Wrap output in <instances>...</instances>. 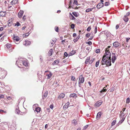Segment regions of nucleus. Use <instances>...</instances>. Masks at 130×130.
Returning a JSON list of instances; mask_svg holds the SVG:
<instances>
[{
	"label": "nucleus",
	"mask_w": 130,
	"mask_h": 130,
	"mask_svg": "<svg viewBox=\"0 0 130 130\" xmlns=\"http://www.w3.org/2000/svg\"><path fill=\"white\" fill-rule=\"evenodd\" d=\"M125 118H123L120 121H119V123L120 124H121L125 120Z\"/></svg>",
	"instance_id": "nucleus-35"
},
{
	"label": "nucleus",
	"mask_w": 130,
	"mask_h": 130,
	"mask_svg": "<svg viewBox=\"0 0 130 130\" xmlns=\"http://www.w3.org/2000/svg\"><path fill=\"white\" fill-rule=\"evenodd\" d=\"M100 62V60H98L95 63V67H98L99 65V63Z\"/></svg>",
	"instance_id": "nucleus-38"
},
{
	"label": "nucleus",
	"mask_w": 130,
	"mask_h": 130,
	"mask_svg": "<svg viewBox=\"0 0 130 130\" xmlns=\"http://www.w3.org/2000/svg\"><path fill=\"white\" fill-rule=\"evenodd\" d=\"M22 63L26 67L27 66L28 64L27 62L25 61H22Z\"/></svg>",
	"instance_id": "nucleus-23"
},
{
	"label": "nucleus",
	"mask_w": 130,
	"mask_h": 130,
	"mask_svg": "<svg viewBox=\"0 0 130 130\" xmlns=\"http://www.w3.org/2000/svg\"><path fill=\"white\" fill-rule=\"evenodd\" d=\"M102 114V113L101 112H99L97 114L96 118L97 119H99L100 117Z\"/></svg>",
	"instance_id": "nucleus-13"
},
{
	"label": "nucleus",
	"mask_w": 130,
	"mask_h": 130,
	"mask_svg": "<svg viewBox=\"0 0 130 130\" xmlns=\"http://www.w3.org/2000/svg\"><path fill=\"white\" fill-rule=\"evenodd\" d=\"M104 4L103 3H99L96 6L98 9H99L104 6Z\"/></svg>",
	"instance_id": "nucleus-5"
},
{
	"label": "nucleus",
	"mask_w": 130,
	"mask_h": 130,
	"mask_svg": "<svg viewBox=\"0 0 130 130\" xmlns=\"http://www.w3.org/2000/svg\"><path fill=\"white\" fill-rule=\"evenodd\" d=\"M90 34V33H88L86 34V37H89Z\"/></svg>",
	"instance_id": "nucleus-56"
},
{
	"label": "nucleus",
	"mask_w": 130,
	"mask_h": 130,
	"mask_svg": "<svg viewBox=\"0 0 130 130\" xmlns=\"http://www.w3.org/2000/svg\"><path fill=\"white\" fill-rule=\"evenodd\" d=\"M100 49H97L95 51V52L97 53H98L100 52Z\"/></svg>",
	"instance_id": "nucleus-53"
},
{
	"label": "nucleus",
	"mask_w": 130,
	"mask_h": 130,
	"mask_svg": "<svg viewBox=\"0 0 130 130\" xmlns=\"http://www.w3.org/2000/svg\"><path fill=\"white\" fill-rule=\"evenodd\" d=\"M86 43L87 44H88L90 45H91L92 44V42L90 41H89L88 42H86Z\"/></svg>",
	"instance_id": "nucleus-52"
},
{
	"label": "nucleus",
	"mask_w": 130,
	"mask_h": 130,
	"mask_svg": "<svg viewBox=\"0 0 130 130\" xmlns=\"http://www.w3.org/2000/svg\"><path fill=\"white\" fill-rule=\"evenodd\" d=\"M15 26H19L20 25V23L19 22L17 21L16 22V23L15 24Z\"/></svg>",
	"instance_id": "nucleus-45"
},
{
	"label": "nucleus",
	"mask_w": 130,
	"mask_h": 130,
	"mask_svg": "<svg viewBox=\"0 0 130 130\" xmlns=\"http://www.w3.org/2000/svg\"><path fill=\"white\" fill-rule=\"evenodd\" d=\"M90 60V58L89 57H88L87 58V59H86L85 63L86 64H87L89 62V60Z\"/></svg>",
	"instance_id": "nucleus-31"
},
{
	"label": "nucleus",
	"mask_w": 130,
	"mask_h": 130,
	"mask_svg": "<svg viewBox=\"0 0 130 130\" xmlns=\"http://www.w3.org/2000/svg\"><path fill=\"white\" fill-rule=\"evenodd\" d=\"M58 82L57 81L55 83H54L53 84V85L55 87H57L59 85L58 84H57Z\"/></svg>",
	"instance_id": "nucleus-41"
},
{
	"label": "nucleus",
	"mask_w": 130,
	"mask_h": 130,
	"mask_svg": "<svg viewBox=\"0 0 130 130\" xmlns=\"http://www.w3.org/2000/svg\"><path fill=\"white\" fill-rule=\"evenodd\" d=\"M64 56L67 57L68 56V54L66 52L64 53Z\"/></svg>",
	"instance_id": "nucleus-58"
},
{
	"label": "nucleus",
	"mask_w": 130,
	"mask_h": 130,
	"mask_svg": "<svg viewBox=\"0 0 130 130\" xmlns=\"http://www.w3.org/2000/svg\"><path fill=\"white\" fill-rule=\"evenodd\" d=\"M25 45H29L30 44V41L27 40L25 41Z\"/></svg>",
	"instance_id": "nucleus-22"
},
{
	"label": "nucleus",
	"mask_w": 130,
	"mask_h": 130,
	"mask_svg": "<svg viewBox=\"0 0 130 130\" xmlns=\"http://www.w3.org/2000/svg\"><path fill=\"white\" fill-rule=\"evenodd\" d=\"M104 34H105L107 37H108L110 35L111 33L107 30H105L104 31Z\"/></svg>",
	"instance_id": "nucleus-11"
},
{
	"label": "nucleus",
	"mask_w": 130,
	"mask_h": 130,
	"mask_svg": "<svg viewBox=\"0 0 130 130\" xmlns=\"http://www.w3.org/2000/svg\"><path fill=\"white\" fill-rule=\"evenodd\" d=\"M55 29L56 31L57 32H59L58 27L56 26L55 28Z\"/></svg>",
	"instance_id": "nucleus-43"
},
{
	"label": "nucleus",
	"mask_w": 130,
	"mask_h": 130,
	"mask_svg": "<svg viewBox=\"0 0 130 130\" xmlns=\"http://www.w3.org/2000/svg\"><path fill=\"white\" fill-rule=\"evenodd\" d=\"M80 37L79 36H78L76 38L74 39V42H76L79 39Z\"/></svg>",
	"instance_id": "nucleus-30"
},
{
	"label": "nucleus",
	"mask_w": 130,
	"mask_h": 130,
	"mask_svg": "<svg viewBox=\"0 0 130 130\" xmlns=\"http://www.w3.org/2000/svg\"><path fill=\"white\" fill-rule=\"evenodd\" d=\"M41 109L39 107H37L36 108L35 111L37 112H39Z\"/></svg>",
	"instance_id": "nucleus-27"
},
{
	"label": "nucleus",
	"mask_w": 130,
	"mask_h": 130,
	"mask_svg": "<svg viewBox=\"0 0 130 130\" xmlns=\"http://www.w3.org/2000/svg\"><path fill=\"white\" fill-rule=\"evenodd\" d=\"M0 87H1L2 88H3V87L5 86V85H4V83H3V82H2L1 83H0Z\"/></svg>",
	"instance_id": "nucleus-40"
},
{
	"label": "nucleus",
	"mask_w": 130,
	"mask_h": 130,
	"mask_svg": "<svg viewBox=\"0 0 130 130\" xmlns=\"http://www.w3.org/2000/svg\"><path fill=\"white\" fill-rule=\"evenodd\" d=\"M111 54L110 52L109 51H106L104 55L103 56H104V57L107 59H111Z\"/></svg>",
	"instance_id": "nucleus-1"
},
{
	"label": "nucleus",
	"mask_w": 130,
	"mask_h": 130,
	"mask_svg": "<svg viewBox=\"0 0 130 130\" xmlns=\"http://www.w3.org/2000/svg\"><path fill=\"white\" fill-rule=\"evenodd\" d=\"M24 13L23 10H20L18 14V16L19 18H21L22 17V15Z\"/></svg>",
	"instance_id": "nucleus-9"
},
{
	"label": "nucleus",
	"mask_w": 130,
	"mask_h": 130,
	"mask_svg": "<svg viewBox=\"0 0 130 130\" xmlns=\"http://www.w3.org/2000/svg\"><path fill=\"white\" fill-rule=\"evenodd\" d=\"M4 28V27H2L0 28V31H2L3 29Z\"/></svg>",
	"instance_id": "nucleus-62"
},
{
	"label": "nucleus",
	"mask_w": 130,
	"mask_h": 130,
	"mask_svg": "<svg viewBox=\"0 0 130 130\" xmlns=\"http://www.w3.org/2000/svg\"><path fill=\"white\" fill-rule=\"evenodd\" d=\"M47 94V92L46 91L44 93L42 96V98L44 99L43 97L45 98L46 97Z\"/></svg>",
	"instance_id": "nucleus-29"
},
{
	"label": "nucleus",
	"mask_w": 130,
	"mask_h": 130,
	"mask_svg": "<svg viewBox=\"0 0 130 130\" xmlns=\"http://www.w3.org/2000/svg\"><path fill=\"white\" fill-rule=\"evenodd\" d=\"M65 95V94L64 93H61L59 95V98H60V99H62L63 98Z\"/></svg>",
	"instance_id": "nucleus-19"
},
{
	"label": "nucleus",
	"mask_w": 130,
	"mask_h": 130,
	"mask_svg": "<svg viewBox=\"0 0 130 130\" xmlns=\"http://www.w3.org/2000/svg\"><path fill=\"white\" fill-rule=\"evenodd\" d=\"M71 26V28L73 29L75 27V25L74 24H72Z\"/></svg>",
	"instance_id": "nucleus-51"
},
{
	"label": "nucleus",
	"mask_w": 130,
	"mask_h": 130,
	"mask_svg": "<svg viewBox=\"0 0 130 130\" xmlns=\"http://www.w3.org/2000/svg\"><path fill=\"white\" fill-rule=\"evenodd\" d=\"M91 28L90 26L88 27L87 29V31H88L89 32L90 31Z\"/></svg>",
	"instance_id": "nucleus-47"
},
{
	"label": "nucleus",
	"mask_w": 130,
	"mask_h": 130,
	"mask_svg": "<svg viewBox=\"0 0 130 130\" xmlns=\"http://www.w3.org/2000/svg\"><path fill=\"white\" fill-rule=\"evenodd\" d=\"M13 39L14 40H15L17 41H18L20 40V38L18 37H15V36L14 35L13 36Z\"/></svg>",
	"instance_id": "nucleus-18"
},
{
	"label": "nucleus",
	"mask_w": 130,
	"mask_h": 130,
	"mask_svg": "<svg viewBox=\"0 0 130 130\" xmlns=\"http://www.w3.org/2000/svg\"><path fill=\"white\" fill-rule=\"evenodd\" d=\"M124 115V114L123 112L121 113L120 115V117L121 118H122Z\"/></svg>",
	"instance_id": "nucleus-50"
},
{
	"label": "nucleus",
	"mask_w": 130,
	"mask_h": 130,
	"mask_svg": "<svg viewBox=\"0 0 130 130\" xmlns=\"http://www.w3.org/2000/svg\"><path fill=\"white\" fill-rule=\"evenodd\" d=\"M73 4H75L76 5L78 6L77 3V0H74V2L73 3Z\"/></svg>",
	"instance_id": "nucleus-46"
},
{
	"label": "nucleus",
	"mask_w": 130,
	"mask_h": 130,
	"mask_svg": "<svg viewBox=\"0 0 130 130\" xmlns=\"http://www.w3.org/2000/svg\"><path fill=\"white\" fill-rule=\"evenodd\" d=\"M117 58L116 56H112L111 58V61L112 63H114L115 60Z\"/></svg>",
	"instance_id": "nucleus-14"
},
{
	"label": "nucleus",
	"mask_w": 130,
	"mask_h": 130,
	"mask_svg": "<svg viewBox=\"0 0 130 130\" xmlns=\"http://www.w3.org/2000/svg\"><path fill=\"white\" fill-rule=\"evenodd\" d=\"M6 46L8 48H9L11 47V44L7 43L6 44Z\"/></svg>",
	"instance_id": "nucleus-28"
},
{
	"label": "nucleus",
	"mask_w": 130,
	"mask_h": 130,
	"mask_svg": "<svg viewBox=\"0 0 130 130\" xmlns=\"http://www.w3.org/2000/svg\"><path fill=\"white\" fill-rule=\"evenodd\" d=\"M102 103V101H101L97 102L95 105V106L99 107L100 106Z\"/></svg>",
	"instance_id": "nucleus-6"
},
{
	"label": "nucleus",
	"mask_w": 130,
	"mask_h": 130,
	"mask_svg": "<svg viewBox=\"0 0 130 130\" xmlns=\"http://www.w3.org/2000/svg\"><path fill=\"white\" fill-rule=\"evenodd\" d=\"M107 59L104 57V56H103L102 58V60L101 62V64L103 65L106 64Z\"/></svg>",
	"instance_id": "nucleus-2"
},
{
	"label": "nucleus",
	"mask_w": 130,
	"mask_h": 130,
	"mask_svg": "<svg viewBox=\"0 0 130 130\" xmlns=\"http://www.w3.org/2000/svg\"><path fill=\"white\" fill-rule=\"evenodd\" d=\"M116 120H114L112 121L111 123V125L112 126L114 125L116 123Z\"/></svg>",
	"instance_id": "nucleus-36"
},
{
	"label": "nucleus",
	"mask_w": 130,
	"mask_h": 130,
	"mask_svg": "<svg viewBox=\"0 0 130 130\" xmlns=\"http://www.w3.org/2000/svg\"><path fill=\"white\" fill-rule=\"evenodd\" d=\"M53 50L52 49H50L49 50V51L48 52V55L49 56H51L52 55V51Z\"/></svg>",
	"instance_id": "nucleus-26"
},
{
	"label": "nucleus",
	"mask_w": 130,
	"mask_h": 130,
	"mask_svg": "<svg viewBox=\"0 0 130 130\" xmlns=\"http://www.w3.org/2000/svg\"><path fill=\"white\" fill-rule=\"evenodd\" d=\"M72 123H73L74 125H76L77 123V121L76 120L74 119L72 121Z\"/></svg>",
	"instance_id": "nucleus-32"
},
{
	"label": "nucleus",
	"mask_w": 130,
	"mask_h": 130,
	"mask_svg": "<svg viewBox=\"0 0 130 130\" xmlns=\"http://www.w3.org/2000/svg\"><path fill=\"white\" fill-rule=\"evenodd\" d=\"M72 14L76 17H77L79 16V14L76 12H72Z\"/></svg>",
	"instance_id": "nucleus-21"
},
{
	"label": "nucleus",
	"mask_w": 130,
	"mask_h": 130,
	"mask_svg": "<svg viewBox=\"0 0 130 130\" xmlns=\"http://www.w3.org/2000/svg\"><path fill=\"white\" fill-rule=\"evenodd\" d=\"M110 4L109 2H106L105 3V6H108Z\"/></svg>",
	"instance_id": "nucleus-44"
},
{
	"label": "nucleus",
	"mask_w": 130,
	"mask_h": 130,
	"mask_svg": "<svg viewBox=\"0 0 130 130\" xmlns=\"http://www.w3.org/2000/svg\"><path fill=\"white\" fill-rule=\"evenodd\" d=\"M106 64L107 67L110 66L111 65V59H107Z\"/></svg>",
	"instance_id": "nucleus-7"
},
{
	"label": "nucleus",
	"mask_w": 130,
	"mask_h": 130,
	"mask_svg": "<svg viewBox=\"0 0 130 130\" xmlns=\"http://www.w3.org/2000/svg\"><path fill=\"white\" fill-rule=\"evenodd\" d=\"M97 32V27L96 26L95 27V29H94V33L95 34H96Z\"/></svg>",
	"instance_id": "nucleus-54"
},
{
	"label": "nucleus",
	"mask_w": 130,
	"mask_h": 130,
	"mask_svg": "<svg viewBox=\"0 0 130 130\" xmlns=\"http://www.w3.org/2000/svg\"><path fill=\"white\" fill-rule=\"evenodd\" d=\"M18 0H13L10 3L11 4H15L18 2Z\"/></svg>",
	"instance_id": "nucleus-20"
},
{
	"label": "nucleus",
	"mask_w": 130,
	"mask_h": 130,
	"mask_svg": "<svg viewBox=\"0 0 130 130\" xmlns=\"http://www.w3.org/2000/svg\"><path fill=\"white\" fill-rule=\"evenodd\" d=\"M94 60V59L92 58L91 60L89 62V63L91 64L93 62Z\"/></svg>",
	"instance_id": "nucleus-42"
},
{
	"label": "nucleus",
	"mask_w": 130,
	"mask_h": 130,
	"mask_svg": "<svg viewBox=\"0 0 130 130\" xmlns=\"http://www.w3.org/2000/svg\"><path fill=\"white\" fill-rule=\"evenodd\" d=\"M83 75H81L79 77V80L78 82L79 83H83L84 81V77H83Z\"/></svg>",
	"instance_id": "nucleus-3"
},
{
	"label": "nucleus",
	"mask_w": 130,
	"mask_h": 130,
	"mask_svg": "<svg viewBox=\"0 0 130 130\" xmlns=\"http://www.w3.org/2000/svg\"><path fill=\"white\" fill-rule=\"evenodd\" d=\"M69 97L70 98H75L77 97V94L75 93L71 94H70Z\"/></svg>",
	"instance_id": "nucleus-16"
},
{
	"label": "nucleus",
	"mask_w": 130,
	"mask_h": 130,
	"mask_svg": "<svg viewBox=\"0 0 130 130\" xmlns=\"http://www.w3.org/2000/svg\"><path fill=\"white\" fill-rule=\"evenodd\" d=\"M93 9V8H92L91 9V8H88V9H87L86 10V12H89L90 11H91L92 10V9Z\"/></svg>",
	"instance_id": "nucleus-37"
},
{
	"label": "nucleus",
	"mask_w": 130,
	"mask_h": 130,
	"mask_svg": "<svg viewBox=\"0 0 130 130\" xmlns=\"http://www.w3.org/2000/svg\"><path fill=\"white\" fill-rule=\"evenodd\" d=\"M4 97V95L1 94L0 95V98H3Z\"/></svg>",
	"instance_id": "nucleus-61"
},
{
	"label": "nucleus",
	"mask_w": 130,
	"mask_h": 130,
	"mask_svg": "<svg viewBox=\"0 0 130 130\" xmlns=\"http://www.w3.org/2000/svg\"><path fill=\"white\" fill-rule=\"evenodd\" d=\"M107 89H106L103 88V89L101 91H100V92L101 93H102V94H103V92H106L107 91Z\"/></svg>",
	"instance_id": "nucleus-34"
},
{
	"label": "nucleus",
	"mask_w": 130,
	"mask_h": 130,
	"mask_svg": "<svg viewBox=\"0 0 130 130\" xmlns=\"http://www.w3.org/2000/svg\"><path fill=\"white\" fill-rule=\"evenodd\" d=\"M113 46L115 47L116 48L120 45V44L118 42H115L113 43Z\"/></svg>",
	"instance_id": "nucleus-4"
},
{
	"label": "nucleus",
	"mask_w": 130,
	"mask_h": 130,
	"mask_svg": "<svg viewBox=\"0 0 130 130\" xmlns=\"http://www.w3.org/2000/svg\"><path fill=\"white\" fill-rule=\"evenodd\" d=\"M6 12L1 11L0 12V16L3 17L5 15Z\"/></svg>",
	"instance_id": "nucleus-24"
},
{
	"label": "nucleus",
	"mask_w": 130,
	"mask_h": 130,
	"mask_svg": "<svg viewBox=\"0 0 130 130\" xmlns=\"http://www.w3.org/2000/svg\"><path fill=\"white\" fill-rule=\"evenodd\" d=\"M21 112V111L19 110V107L17 106L15 110V113L18 115L20 114V113Z\"/></svg>",
	"instance_id": "nucleus-8"
},
{
	"label": "nucleus",
	"mask_w": 130,
	"mask_h": 130,
	"mask_svg": "<svg viewBox=\"0 0 130 130\" xmlns=\"http://www.w3.org/2000/svg\"><path fill=\"white\" fill-rule=\"evenodd\" d=\"M123 19V20L125 22H127L128 20V19L127 17H126V16H124Z\"/></svg>",
	"instance_id": "nucleus-25"
},
{
	"label": "nucleus",
	"mask_w": 130,
	"mask_h": 130,
	"mask_svg": "<svg viewBox=\"0 0 130 130\" xmlns=\"http://www.w3.org/2000/svg\"><path fill=\"white\" fill-rule=\"evenodd\" d=\"M29 35V34L28 33H25V34H23V37L27 36H28Z\"/></svg>",
	"instance_id": "nucleus-49"
},
{
	"label": "nucleus",
	"mask_w": 130,
	"mask_h": 130,
	"mask_svg": "<svg viewBox=\"0 0 130 130\" xmlns=\"http://www.w3.org/2000/svg\"><path fill=\"white\" fill-rule=\"evenodd\" d=\"M86 49L88 51H89L90 50V48L89 47L87 46L86 47Z\"/></svg>",
	"instance_id": "nucleus-59"
},
{
	"label": "nucleus",
	"mask_w": 130,
	"mask_h": 130,
	"mask_svg": "<svg viewBox=\"0 0 130 130\" xmlns=\"http://www.w3.org/2000/svg\"><path fill=\"white\" fill-rule=\"evenodd\" d=\"M75 53V51H71L70 54H69V56L72 55H74Z\"/></svg>",
	"instance_id": "nucleus-33"
},
{
	"label": "nucleus",
	"mask_w": 130,
	"mask_h": 130,
	"mask_svg": "<svg viewBox=\"0 0 130 130\" xmlns=\"http://www.w3.org/2000/svg\"><path fill=\"white\" fill-rule=\"evenodd\" d=\"M88 126V125H85V126L84 127L83 129H86L87 128Z\"/></svg>",
	"instance_id": "nucleus-57"
},
{
	"label": "nucleus",
	"mask_w": 130,
	"mask_h": 130,
	"mask_svg": "<svg viewBox=\"0 0 130 130\" xmlns=\"http://www.w3.org/2000/svg\"><path fill=\"white\" fill-rule=\"evenodd\" d=\"M59 62V61L58 60H56L54 61L52 63V65L54 66L56 65H57Z\"/></svg>",
	"instance_id": "nucleus-17"
},
{
	"label": "nucleus",
	"mask_w": 130,
	"mask_h": 130,
	"mask_svg": "<svg viewBox=\"0 0 130 130\" xmlns=\"http://www.w3.org/2000/svg\"><path fill=\"white\" fill-rule=\"evenodd\" d=\"M21 113H20V114H19L20 115H25V113H26V112H21Z\"/></svg>",
	"instance_id": "nucleus-60"
},
{
	"label": "nucleus",
	"mask_w": 130,
	"mask_h": 130,
	"mask_svg": "<svg viewBox=\"0 0 130 130\" xmlns=\"http://www.w3.org/2000/svg\"><path fill=\"white\" fill-rule=\"evenodd\" d=\"M49 72V74H47L46 75L47 76V78L48 79H50L52 75V73L51 72H49L48 71H46L45 72Z\"/></svg>",
	"instance_id": "nucleus-15"
},
{
	"label": "nucleus",
	"mask_w": 130,
	"mask_h": 130,
	"mask_svg": "<svg viewBox=\"0 0 130 130\" xmlns=\"http://www.w3.org/2000/svg\"><path fill=\"white\" fill-rule=\"evenodd\" d=\"M70 104L69 102H67L63 106V109H67L68 107V106Z\"/></svg>",
	"instance_id": "nucleus-12"
},
{
	"label": "nucleus",
	"mask_w": 130,
	"mask_h": 130,
	"mask_svg": "<svg viewBox=\"0 0 130 130\" xmlns=\"http://www.w3.org/2000/svg\"><path fill=\"white\" fill-rule=\"evenodd\" d=\"M69 18L70 20H75L76 19L74 17L71 12L69 13Z\"/></svg>",
	"instance_id": "nucleus-10"
},
{
	"label": "nucleus",
	"mask_w": 130,
	"mask_h": 130,
	"mask_svg": "<svg viewBox=\"0 0 130 130\" xmlns=\"http://www.w3.org/2000/svg\"><path fill=\"white\" fill-rule=\"evenodd\" d=\"M2 112H4L5 113H7V111H4V110H0V113H1Z\"/></svg>",
	"instance_id": "nucleus-55"
},
{
	"label": "nucleus",
	"mask_w": 130,
	"mask_h": 130,
	"mask_svg": "<svg viewBox=\"0 0 130 130\" xmlns=\"http://www.w3.org/2000/svg\"><path fill=\"white\" fill-rule=\"evenodd\" d=\"M23 19L24 21H25V20L26 18V16L25 15H24L23 16Z\"/></svg>",
	"instance_id": "nucleus-64"
},
{
	"label": "nucleus",
	"mask_w": 130,
	"mask_h": 130,
	"mask_svg": "<svg viewBox=\"0 0 130 130\" xmlns=\"http://www.w3.org/2000/svg\"><path fill=\"white\" fill-rule=\"evenodd\" d=\"M130 98H128L126 99V103L127 104H128L130 102Z\"/></svg>",
	"instance_id": "nucleus-39"
},
{
	"label": "nucleus",
	"mask_w": 130,
	"mask_h": 130,
	"mask_svg": "<svg viewBox=\"0 0 130 130\" xmlns=\"http://www.w3.org/2000/svg\"><path fill=\"white\" fill-rule=\"evenodd\" d=\"M71 79L72 81H75V78L74 76H72Z\"/></svg>",
	"instance_id": "nucleus-48"
},
{
	"label": "nucleus",
	"mask_w": 130,
	"mask_h": 130,
	"mask_svg": "<svg viewBox=\"0 0 130 130\" xmlns=\"http://www.w3.org/2000/svg\"><path fill=\"white\" fill-rule=\"evenodd\" d=\"M119 25L118 24L116 25V29H117L119 28Z\"/></svg>",
	"instance_id": "nucleus-63"
}]
</instances>
